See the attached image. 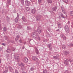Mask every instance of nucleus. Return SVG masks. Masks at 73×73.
<instances>
[{
	"instance_id": "nucleus-40",
	"label": "nucleus",
	"mask_w": 73,
	"mask_h": 73,
	"mask_svg": "<svg viewBox=\"0 0 73 73\" xmlns=\"http://www.w3.org/2000/svg\"><path fill=\"white\" fill-rule=\"evenodd\" d=\"M17 16L16 18H18V19H19V13H17Z\"/></svg>"
},
{
	"instance_id": "nucleus-27",
	"label": "nucleus",
	"mask_w": 73,
	"mask_h": 73,
	"mask_svg": "<svg viewBox=\"0 0 73 73\" xmlns=\"http://www.w3.org/2000/svg\"><path fill=\"white\" fill-rule=\"evenodd\" d=\"M19 19L17 18H16L15 19V23H17L18 22V21H19Z\"/></svg>"
},
{
	"instance_id": "nucleus-49",
	"label": "nucleus",
	"mask_w": 73,
	"mask_h": 73,
	"mask_svg": "<svg viewBox=\"0 0 73 73\" xmlns=\"http://www.w3.org/2000/svg\"><path fill=\"white\" fill-rule=\"evenodd\" d=\"M15 73H19V72H18V71L17 70H15Z\"/></svg>"
},
{
	"instance_id": "nucleus-46",
	"label": "nucleus",
	"mask_w": 73,
	"mask_h": 73,
	"mask_svg": "<svg viewBox=\"0 0 73 73\" xmlns=\"http://www.w3.org/2000/svg\"><path fill=\"white\" fill-rule=\"evenodd\" d=\"M19 42L20 43H22V40L21 39H20L19 41Z\"/></svg>"
},
{
	"instance_id": "nucleus-42",
	"label": "nucleus",
	"mask_w": 73,
	"mask_h": 73,
	"mask_svg": "<svg viewBox=\"0 0 73 73\" xmlns=\"http://www.w3.org/2000/svg\"><path fill=\"white\" fill-rule=\"evenodd\" d=\"M43 41L44 42H46L47 41V40L46 39H44Z\"/></svg>"
},
{
	"instance_id": "nucleus-44",
	"label": "nucleus",
	"mask_w": 73,
	"mask_h": 73,
	"mask_svg": "<svg viewBox=\"0 0 73 73\" xmlns=\"http://www.w3.org/2000/svg\"><path fill=\"white\" fill-rule=\"evenodd\" d=\"M35 51L38 50V49H37V48L36 47H35Z\"/></svg>"
},
{
	"instance_id": "nucleus-59",
	"label": "nucleus",
	"mask_w": 73,
	"mask_h": 73,
	"mask_svg": "<svg viewBox=\"0 0 73 73\" xmlns=\"http://www.w3.org/2000/svg\"><path fill=\"white\" fill-rule=\"evenodd\" d=\"M48 36H50V35H49V34H48Z\"/></svg>"
},
{
	"instance_id": "nucleus-18",
	"label": "nucleus",
	"mask_w": 73,
	"mask_h": 73,
	"mask_svg": "<svg viewBox=\"0 0 73 73\" xmlns=\"http://www.w3.org/2000/svg\"><path fill=\"white\" fill-rule=\"evenodd\" d=\"M17 28H18L19 29H21L23 28V27L21 25H18V26L17 27Z\"/></svg>"
},
{
	"instance_id": "nucleus-7",
	"label": "nucleus",
	"mask_w": 73,
	"mask_h": 73,
	"mask_svg": "<svg viewBox=\"0 0 73 73\" xmlns=\"http://www.w3.org/2000/svg\"><path fill=\"white\" fill-rule=\"evenodd\" d=\"M32 59L33 60H34V61H35L36 62H38V61H39V60H38V59L35 56H32Z\"/></svg>"
},
{
	"instance_id": "nucleus-4",
	"label": "nucleus",
	"mask_w": 73,
	"mask_h": 73,
	"mask_svg": "<svg viewBox=\"0 0 73 73\" xmlns=\"http://www.w3.org/2000/svg\"><path fill=\"white\" fill-rule=\"evenodd\" d=\"M42 28H41V27H39L37 29V32L39 34H40L41 32H42Z\"/></svg>"
},
{
	"instance_id": "nucleus-33",
	"label": "nucleus",
	"mask_w": 73,
	"mask_h": 73,
	"mask_svg": "<svg viewBox=\"0 0 73 73\" xmlns=\"http://www.w3.org/2000/svg\"><path fill=\"white\" fill-rule=\"evenodd\" d=\"M26 9L27 10V11H30V8L28 7H27L26 8Z\"/></svg>"
},
{
	"instance_id": "nucleus-53",
	"label": "nucleus",
	"mask_w": 73,
	"mask_h": 73,
	"mask_svg": "<svg viewBox=\"0 0 73 73\" xmlns=\"http://www.w3.org/2000/svg\"><path fill=\"white\" fill-rule=\"evenodd\" d=\"M0 64H1V59H0Z\"/></svg>"
},
{
	"instance_id": "nucleus-13",
	"label": "nucleus",
	"mask_w": 73,
	"mask_h": 73,
	"mask_svg": "<svg viewBox=\"0 0 73 73\" xmlns=\"http://www.w3.org/2000/svg\"><path fill=\"white\" fill-rule=\"evenodd\" d=\"M22 19L25 23H26V22H27V19H25V17L23 16Z\"/></svg>"
},
{
	"instance_id": "nucleus-17",
	"label": "nucleus",
	"mask_w": 73,
	"mask_h": 73,
	"mask_svg": "<svg viewBox=\"0 0 73 73\" xmlns=\"http://www.w3.org/2000/svg\"><path fill=\"white\" fill-rule=\"evenodd\" d=\"M57 9V7L56 6H55L54 7L52 8V10L53 11H56V10Z\"/></svg>"
},
{
	"instance_id": "nucleus-56",
	"label": "nucleus",
	"mask_w": 73,
	"mask_h": 73,
	"mask_svg": "<svg viewBox=\"0 0 73 73\" xmlns=\"http://www.w3.org/2000/svg\"><path fill=\"white\" fill-rule=\"evenodd\" d=\"M7 56H8V57H9V54H7Z\"/></svg>"
},
{
	"instance_id": "nucleus-28",
	"label": "nucleus",
	"mask_w": 73,
	"mask_h": 73,
	"mask_svg": "<svg viewBox=\"0 0 73 73\" xmlns=\"http://www.w3.org/2000/svg\"><path fill=\"white\" fill-rule=\"evenodd\" d=\"M62 49H65V48H66V46L65 45H63L62 46Z\"/></svg>"
},
{
	"instance_id": "nucleus-1",
	"label": "nucleus",
	"mask_w": 73,
	"mask_h": 73,
	"mask_svg": "<svg viewBox=\"0 0 73 73\" xmlns=\"http://www.w3.org/2000/svg\"><path fill=\"white\" fill-rule=\"evenodd\" d=\"M34 32L32 33L31 36L34 39H37V38L38 40H40V37L39 36L38 34L37 33L36 30L34 31Z\"/></svg>"
},
{
	"instance_id": "nucleus-54",
	"label": "nucleus",
	"mask_w": 73,
	"mask_h": 73,
	"mask_svg": "<svg viewBox=\"0 0 73 73\" xmlns=\"http://www.w3.org/2000/svg\"><path fill=\"white\" fill-rule=\"evenodd\" d=\"M0 23H1V21L0 20ZM1 29V25H0V29Z\"/></svg>"
},
{
	"instance_id": "nucleus-37",
	"label": "nucleus",
	"mask_w": 73,
	"mask_h": 73,
	"mask_svg": "<svg viewBox=\"0 0 73 73\" xmlns=\"http://www.w3.org/2000/svg\"><path fill=\"white\" fill-rule=\"evenodd\" d=\"M38 1L39 4H40L41 3L42 1V0H38Z\"/></svg>"
},
{
	"instance_id": "nucleus-55",
	"label": "nucleus",
	"mask_w": 73,
	"mask_h": 73,
	"mask_svg": "<svg viewBox=\"0 0 73 73\" xmlns=\"http://www.w3.org/2000/svg\"><path fill=\"white\" fill-rule=\"evenodd\" d=\"M59 19H61V17L60 16H59Z\"/></svg>"
},
{
	"instance_id": "nucleus-35",
	"label": "nucleus",
	"mask_w": 73,
	"mask_h": 73,
	"mask_svg": "<svg viewBox=\"0 0 73 73\" xmlns=\"http://www.w3.org/2000/svg\"><path fill=\"white\" fill-rule=\"evenodd\" d=\"M63 2L65 3H67L68 2V0H63Z\"/></svg>"
},
{
	"instance_id": "nucleus-29",
	"label": "nucleus",
	"mask_w": 73,
	"mask_h": 73,
	"mask_svg": "<svg viewBox=\"0 0 73 73\" xmlns=\"http://www.w3.org/2000/svg\"><path fill=\"white\" fill-rule=\"evenodd\" d=\"M67 45H68V46H73V44L72 43H71V44H69V45H68V44H67Z\"/></svg>"
},
{
	"instance_id": "nucleus-25",
	"label": "nucleus",
	"mask_w": 73,
	"mask_h": 73,
	"mask_svg": "<svg viewBox=\"0 0 73 73\" xmlns=\"http://www.w3.org/2000/svg\"><path fill=\"white\" fill-rule=\"evenodd\" d=\"M3 29L4 32H6L7 31V27H4L3 28Z\"/></svg>"
},
{
	"instance_id": "nucleus-5",
	"label": "nucleus",
	"mask_w": 73,
	"mask_h": 73,
	"mask_svg": "<svg viewBox=\"0 0 73 73\" xmlns=\"http://www.w3.org/2000/svg\"><path fill=\"white\" fill-rule=\"evenodd\" d=\"M41 15H37L36 16V21H40V19H41Z\"/></svg>"
},
{
	"instance_id": "nucleus-60",
	"label": "nucleus",
	"mask_w": 73,
	"mask_h": 73,
	"mask_svg": "<svg viewBox=\"0 0 73 73\" xmlns=\"http://www.w3.org/2000/svg\"><path fill=\"white\" fill-rule=\"evenodd\" d=\"M15 50H13V52L14 51H15Z\"/></svg>"
},
{
	"instance_id": "nucleus-51",
	"label": "nucleus",
	"mask_w": 73,
	"mask_h": 73,
	"mask_svg": "<svg viewBox=\"0 0 73 73\" xmlns=\"http://www.w3.org/2000/svg\"><path fill=\"white\" fill-rule=\"evenodd\" d=\"M69 61H70V62H72V60L71 59H69Z\"/></svg>"
},
{
	"instance_id": "nucleus-62",
	"label": "nucleus",
	"mask_w": 73,
	"mask_h": 73,
	"mask_svg": "<svg viewBox=\"0 0 73 73\" xmlns=\"http://www.w3.org/2000/svg\"><path fill=\"white\" fill-rule=\"evenodd\" d=\"M0 73H1V71L0 70Z\"/></svg>"
},
{
	"instance_id": "nucleus-43",
	"label": "nucleus",
	"mask_w": 73,
	"mask_h": 73,
	"mask_svg": "<svg viewBox=\"0 0 73 73\" xmlns=\"http://www.w3.org/2000/svg\"><path fill=\"white\" fill-rule=\"evenodd\" d=\"M36 53L37 54H38L39 53V52H38V50L37 51H36Z\"/></svg>"
},
{
	"instance_id": "nucleus-48",
	"label": "nucleus",
	"mask_w": 73,
	"mask_h": 73,
	"mask_svg": "<svg viewBox=\"0 0 73 73\" xmlns=\"http://www.w3.org/2000/svg\"><path fill=\"white\" fill-rule=\"evenodd\" d=\"M1 45H3V46H5V43H2L1 44Z\"/></svg>"
},
{
	"instance_id": "nucleus-52",
	"label": "nucleus",
	"mask_w": 73,
	"mask_h": 73,
	"mask_svg": "<svg viewBox=\"0 0 73 73\" xmlns=\"http://www.w3.org/2000/svg\"><path fill=\"white\" fill-rule=\"evenodd\" d=\"M56 31H57V32H59V31H60V29H58V30H56Z\"/></svg>"
},
{
	"instance_id": "nucleus-34",
	"label": "nucleus",
	"mask_w": 73,
	"mask_h": 73,
	"mask_svg": "<svg viewBox=\"0 0 73 73\" xmlns=\"http://www.w3.org/2000/svg\"><path fill=\"white\" fill-rule=\"evenodd\" d=\"M6 52L7 53H10L11 52V50L9 49H7L6 50Z\"/></svg>"
},
{
	"instance_id": "nucleus-3",
	"label": "nucleus",
	"mask_w": 73,
	"mask_h": 73,
	"mask_svg": "<svg viewBox=\"0 0 73 73\" xmlns=\"http://www.w3.org/2000/svg\"><path fill=\"white\" fill-rule=\"evenodd\" d=\"M64 63L66 66H67L69 65V60L68 59H66V60H65Z\"/></svg>"
},
{
	"instance_id": "nucleus-23",
	"label": "nucleus",
	"mask_w": 73,
	"mask_h": 73,
	"mask_svg": "<svg viewBox=\"0 0 73 73\" xmlns=\"http://www.w3.org/2000/svg\"><path fill=\"white\" fill-rule=\"evenodd\" d=\"M69 53V51H64V54H65V55H67V54H68Z\"/></svg>"
},
{
	"instance_id": "nucleus-38",
	"label": "nucleus",
	"mask_w": 73,
	"mask_h": 73,
	"mask_svg": "<svg viewBox=\"0 0 73 73\" xmlns=\"http://www.w3.org/2000/svg\"><path fill=\"white\" fill-rule=\"evenodd\" d=\"M31 28L29 27H27V30H28L29 31V30H31Z\"/></svg>"
},
{
	"instance_id": "nucleus-22",
	"label": "nucleus",
	"mask_w": 73,
	"mask_h": 73,
	"mask_svg": "<svg viewBox=\"0 0 73 73\" xmlns=\"http://www.w3.org/2000/svg\"><path fill=\"white\" fill-rule=\"evenodd\" d=\"M63 8H64L63 7H62V12L63 13H64V14H65V15H66V13L65 12V11L63 9Z\"/></svg>"
},
{
	"instance_id": "nucleus-39",
	"label": "nucleus",
	"mask_w": 73,
	"mask_h": 73,
	"mask_svg": "<svg viewBox=\"0 0 73 73\" xmlns=\"http://www.w3.org/2000/svg\"><path fill=\"white\" fill-rule=\"evenodd\" d=\"M46 72H47V70H45L43 71V73H46Z\"/></svg>"
},
{
	"instance_id": "nucleus-31",
	"label": "nucleus",
	"mask_w": 73,
	"mask_h": 73,
	"mask_svg": "<svg viewBox=\"0 0 73 73\" xmlns=\"http://www.w3.org/2000/svg\"><path fill=\"white\" fill-rule=\"evenodd\" d=\"M64 36L65 35H64V34H62L60 35V37L61 38H63Z\"/></svg>"
},
{
	"instance_id": "nucleus-21",
	"label": "nucleus",
	"mask_w": 73,
	"mask_h": 73,
	"mask_svg": "<svg viewBox=\"0 0 73 73\" xmlns=\"http://www.w3.org/2000/svg\"><path fill=\"white\" fill-rule=\"evenodd\" d=\"M11 0H7V7H8V5H7V4H9L11 3Z\"/></svg>"
},
{
	"instance_id": "nucleus-50",
	"label": "nucleus",
	"mask_w": 73,
	"mask_h": 73,
	"mask_svg": "<svg viewBox=\"0 0 73 73\" xmlns=\"http://www.w3.org/2000/svg\"><path fill=\"white\" fill-rule=\"evenodd\" d=\"M7 20H9V18L8 17H7Z\"/></svg>"
},
{
	"instance_id": "nucleus-2",
	"label": "nucleus",
	"mask_w": 73,
	"mask_h": 73,
	"mask_svg": "<svg viewBox=\"0 0 73 73\" xmlns=\"http://www.w3.org/2000/svg\"><path fill=\"white\" fill-rule=\"evenodd\" d=\"M65 30L67 33H69V28L68 26L66 25L64 27Z\"/></svg>"
},
{
	"instance_id": "nucleus-24",
	"label": "nucleus",
	"mask_w": 73,
	"mask_h": 73,
	"mask_svg": "<svg viewBox=\"0 0 73 73\" xmlns=\"http://www.w3.org/2000/svg\"><path fill=\"white\" fill-rule=\"evenodd\" d=\"M19 37H20V36L19 35H17L15 38V41H17L18 40H19Z\"/></svg>"
},
{
	"instance_id": "nucleus-30",
	"label": "nucleus",
	"mask_w": 73,
	"mask_h": 73,
	"mask_svg": "<svg viewBox=\"0 0 73 73\" xmlns=\"http://www.w3.org/2000/svg\"><path fill=\"white\" fill-rule=\"evenodd\" d=\"M70 16H73V11H70Z\"/></svg>"
},
{
	"instance_id": "nucleus-47",
	"label": "nucleus",
	"mask_w": 73,
	"mask_h": 73,
	"mask_svg": "<svg viewBox=\"0 0 73 73\" xmlns=\"http://www.w3.org/2000/svg\"><path fill=\"white\" fill-rule=\"evenodd\" d=\"M13 12L14 13H16V10H15V9L13 11Z\"/></svg>"
},
{
	"instance_id": "nucleus-61",
	"label": "nucleus",
	"mask_w": 73,
	"mask_h": 73,
	"mask_svg": "<svg viewBox=\"0 0 73 73\" xmlns=\"http://www.w3.org/2000/svg\"><path fill=\"white\" fill-rule=\"evenodd\" d=\"M23 73H27L26 72H23Z\"/></svg>"
},
{
	"instance_id": "nucleus-26",
	"label": "nucleus",
	"mask_w": 73,
	"mask_h": 73,
	"mask_svg": "<svg viewBox=\"0 0 73 73\" xmlns=\"http://www.w3.org/2000/svg\"><path fill=\"white\" fill-rule=\"evenodd\" d=\"M21 4H22L23 5H24V0H21Z\"/></svg>"
},
{
	"instance_id": "nucleus-9",
	"label": "nucleus",
	"mask_w": 73,
	"mask_h": 73,
	"mask_svg": "<svg viewBox=\"0 0 73 73\" xmlns=\"http://www.w3.org/2000/svg\"><path fill=\"white\" fill-rule=\"evenodd\" d=\"M58 15L60 16L62 18H65V16L63 14H62V13L61 12L59 13H58Z\"/></svg>"
},
{
	"instance_id": "nucleus-12",
	"label": "nucleus",
	"mask_w": 73,
	"mask_h": 73,
	"mask_svg": "<svg viewBox=\"0 0 73 73\" xmlns=\"http://www.w3.org/2000/svg\"><path fill=\"white\" fill-rule=\"evenodd\" d=\"M24 65H25V64L23 63H21L19 65V66H22L21 67L22 69H23H23H24L25 68L24 66Z\"/></svg>"
},
{
	"instance_id": "nucleus-10",
	"label": "nucleus",
	"mask_w": 73,
	"mask_h": 73,
	"mask_svg": "<svg viewBox=\"0 0 73 73\" xmlns=\"http://www.w3.org/2000/svg\"><path fill=\"white\" fill-rule=\"evenodd\" d=\"M25 2L26 6H29V4H30V2L29 1H28V0H26L25 1Z\"/></svg>"
},
{
	"instance_id": "nucleus-41",
	"label": "nucleus",
	"mask_w": 73,
	"mask_h": 73,
	"mask_svg": "<svg viewBox=\"0 0 73 73\" xmlns=\"http://www.w3.org/2000/svg\"><path fill=\"white\" fill-rule=\"evenodd\" d=\"M63 38L64 40H66V36H64Z\"/></svg>"
},
{
	"instance_id": "nucleus-8",
	"label": "nucleus",
	"mask_w": 73,
	"mask_h": 73,
	"mask_svg": "<svg viewBox=\"0 0 73 73\" xmlns=\"http://www.w3.org/2000/svg\"><path fill=\"white\" fill-rule=\"evenodd\" d=\"M14 57L15 60H17V61L18 62H19L20 60V58L19 57V56H14Z\"/></svg>"
},
{
	"instance_id": "nucleus-6",
	"label": "nucleus",
	"mask_w": 73,
	"mask_h": 73,
	"mask_svg": "<svg viewBox=\"0 0 73 73\" xmlns=\"http://www.w3.org/2000/svg\"><path fill=\"white\" fill-rule=\"evenodd\" d=\"M47 47L49 48V50L52 51V44L51 43L47 45Z\"/></svg>"
},
{
	"instance_id": "nucleus-45",
	"label": "nucleus",
	"mask_w": 73,
	"mask_h": 73,
	"mask_svg": "<svg viewBox=\"0 0 73 73\" xmlns=\"http://www.w3.org/2000/svg\"><path fill=\"white\" fill-rule=\"evenodd\" d=\"M25 48V46H24V45H23L22 47V49H24Z\"/></svg>"
},
{
	"instance_id": "nucleus-20",
	"label": "nucleus",
	"mask_w": 73,
	"mask_h": 73,
	"mask_svg": "<svg viewBox=\"0 0 73 73\" xmlns=\"http://www.w3.org/2000/svg\"><path fill=\"white\" fill-rule=\"evenodd\" d=\"M35 67L33 66L31 68H30V70L31 71H33L35 70Z\"/></svg>"
},
{
	"instance_id": "nucleus-63",
	"label": "nucleus",
	"mask_w": 73,
	"mask_h": 73,
	"mask_svg": "<svg viewBox=\"0 0 73 73\" xmlns=\"http://www.w3.org/2000/svg\"><path fill=\"white\" fill-rule=\"evenodd\" d=\"M66 17H67V15H66Z\"/></svg>"
},
{
	"instance_id": "nucleus-57",
	"label": "nucleus",
	"mask_w": 73,
	"mask_h": 73,
	"mask_svg": "<svg viewBox=\"0 0 73 73\" xmlns=\"http://www.w3.org/2000/svg\"><path fill=\"white\" fill-rule=\"evenodd\" d=\"M2 48H1V47H0V51L1 50H2Z\"/></svg>"
},
{
	"instance_id": "nucleus-64",
	"label": "nucleus",
	"mask_w": 73,
	"mask_h": 73,
	"mask_svg": "<svg viewBox=\"0 0 73 73\" xmlns=\"http://www.w3.org/2000/svg\"><path fill=\"white\" fill-rule=\"evenodd\" d=\"M72 38H73V36L72 37Z\"/></svg>"
},
{
	"instance_id": "nucleus-16",
	"label": "nucleus",
	"mask_w": 73,
	"mask_h": 73,
	"mask_svg": "<svg viewBox=\"0 0 73 73\" xmlns=\"http://www.w3.org/2000/svg\"><path fill=\"white\" fill-rule=\"evenodd\" d=\"M36 10L35 9H32L31 10V13H33V14H35L36 13Z\"/></svg>"
},
{
	"instance_id": "nucleus-15",
	"label": "nucleus",
	"mask_w": 73,
	"mask_h": 73,
	"mask_svg": "<svg viewBox=\"0 0 73 73\" xmlns=\"http://www.w3.org/2000/svg\"><path fill=\"white\" fill-rule=\"evenodd\" d=\"M58 25V28H61L62 27V26L61 25V23L60 22H58L57 23Z\"/></svg>"
},
{
	"instance_id": "nucleus-32",
	"label": "nucleus",
	"mask_w": 73,
	"mask_h": 73,
	"mask_svg": "<svg viewBox=\"0 0 73 73\" xmlns=\"http://www.w3.org/2000/svg\"><path fill=\"white\" fill-rule=\"evenodd\" d=\"M47 2L48 3H50V4H51L52 3V1L51 0H48Z\"/></svg>"
},
{
	"instance_id": "nucleus-19",
	"label": "nucleus",
	"mask_w": 73,
	"mask_h": 73,
	"mask_svg": "<svg viewBox=\"0 0 73 73\" xmlns=\"http://www.w3.org/2000/svg\"><path fill=\"white\" fill-rule=\"evenodd\" d=\"M9 68L10 70V71L11 72H12V71H13V69L12 68V67L10 66H9Z\"/></svg>"
},
{
	"instance_id": "nucleus-11",
	"label": "nucleus",
	"mask_w": 73,
	"mask_h": 73,
	"mask_svg": "<svg viewBox=\"0 0 73 73\" xmlns=\"http://www.w3.org/2000/svg\"><path fill=\"white\" fill-rule=\"evenodd\" d=\"M8 71V68L7 66L5 67V70L3 72V73H7Z\"/></svg>"
},
{
	"instance_id": "nucleus-58",
	"label": "nucleus",
	"mask_w": 73,
	"mask_h": 73,
	"mask_svg": "<svg viewBox=\"0 0 73 73\" xmlns=\"http://www.w3.org/2000/svg\"><path fill=\"white\" fill-rule=\"evenodd\" d=\"M23 43L24 44H26V42H23Z\"/></svg>"
},
{
	"instance_id": "nucleus-14",
	"label": "nucleus",
	"mask_w": 73,
	"mask_h": 73,
	"mask_svg": "<svg viewBox=\"0 0 73 73\" xmlns=\"http://www.w3.org/2000/svg\"><path fill=\"white\" fill-rule=\"evenodd\" d=\"M28 59L27 58L25 57V58H24L23 60V62H28Z\"/></svg>"
},
{
	"instance_id": "nucleus-36",
	"label": "nucleus",
	"mask_w": 73,
	"mask_h": 73,
	"mask_svg": "<svg viewBox=\"0 0 73 73\" xmlns=\"http://www.w3.org/2000/svg\"><path fill=\"white\" fill-rule=\"evenodd\" d=\"M53 58H54V59H57L58 58V57L56 56H53Z\"/></svg>"
}]
</instances>
